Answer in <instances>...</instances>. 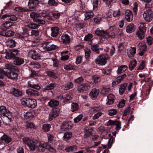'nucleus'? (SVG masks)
<instances>
[{
    "mask_svg": "<svg viewBox=\"0 0 153 153\" xmlns=\"http://www.w3.org/2000/svg\"><path fill=\"white\" fill-rule=\"evenodd\" d=\"M23 143L26 144L31 151H34L36 148L40 152H44L48 145L47 143H42L41 141L32 139L28 137H25L22 138Z\"/></svg>",
    "mask_w": 153,
    "mask_h": 153,
    "instance_id": "f257e3e1",
    "label": "nucleus"
},
{
    "mask_svg": "<svg viewBox=\"0 0 153 153\" xmlns=\"http://www.w3.org/2000/svg\"><path fill=\"white\" fill-rule=\"evenodd\" d=\"M0 115L2 117H6L10 121L13 118L12 113L9 111H7L6 107L3 105L0 106Z\"/></svg>",
    "mask_w": 153,
    "mask_h": 153,
    "instance_id": "f03ea898",
    "label": "nucleus"
},
{
    "mask_svg": "<svg viewBox=\"0 0 153 153\" xmlns=\"http://www.w3.org/2000/svg\"><path fill=\"white\" fill-rule=\"evenodd\" d=\"M108 57V56L106 54L102 53L97 57L95 62L101 65H105L106 63Z\"/></svg>",
    "mask_w": 153,
    "mask_h": 153,
    "instance_id": "7ed1b4c3",
    "label": "nucleus"
},
{
    "mask_svg": "<svg viewBox=\"0 0 153 153\" xmlns=\"http://www.w3.org/2000/svg\"><path fill=\"white\" fill-rule=\"evenodd\" d=\"M144 19L148 22H151L153 18V12L150 9H149L144 11L143 14Z\"/></svg>",
    "mask_w": 153,
    "mask_h": 153,
    "instance_id": "20e7f679",
    "label": "nucleus"
},
{
    "mask_svg": "<svg viewBox=\"0 0 153 153\" xmlns=\"http://www.w3.org/2000/svg\"><path fill=\"white\" fill-rule=\"evenodd\" d=\"M146 31L145 23H141L139 27V29L137 33V36L139 39H142L144 37V34Z\"/></svg>",
    "mask_w": 153,
    "mask_h": 153,
    "instance_id": "39448f33",
    "label": "nucleus"
},
{
    "mask_svg": "<svg viewBox=\"0 0 153 153\" xmlns=\"http://www.w3.org/2000/svg\"><path fill=\"white\" fill-rule=\"evenodd\" d=\"M58 48V46L53 44L51 41L46 42L43 46L44 50L48 51L53 50Z\"/></svg>",
    "mask_w": 153,
    "mask_h": 153,
    "instance_id": "423d86ee",
    "label": "nucleus"
},
{
    "mask_svg": "<svg viewBox=\"0 0 153 153\" xmlns=\"http://www.w3.org/2000/svg\"><path fill=\"white\" fill-rule=\"evenodd\" d=\"M30 16L33 19V21L34 22H37L39 24L44 25L45 23L44 20L37 18L40 17L41 16L40 15L39 13L34 12H32L30 13Z\"/></svg>",
    "mask_w": 153,
    "mask_h": 153,
    "instance_id": "0eeeda50",
    "label": "nucleus"
},
{
    "mask_svg": "<svg viewBox=\"0 0 153 153\" xmlns=\"http://www.w3.org/2000/svg\"><path fill=\"white\" fill-rule=\"evenodd\" d=\"M2 73L4 74L8 78L10 79H14L17 78L18 74L12 70L5 71L3 70Z\"/></svg>",
    "mask_w": 153,
    "mask_h": 153,
    "instance_id": "6e6552de",
    "label": "nucleus"
},
{
    "mask_svg": "<svg viewBox=\"0 0 153 153\" xmlns=\"http://www.w3.org/2000/svg\"><path fill=\"white\" fill-rule=\"evenodd\" d=\"M28 55L33 59L39 60L41 59V55L38 51L31 50L29 51Z\"/></svg>",
    "mask_w": 153,
    "mask_h": 153,
    "instance_id": "1a4fd4ad",
    "label": "nucleus"
},
{
    "mask_svg": "<svg viewBox=\"0 0 153 153\" xmlns=\"http://www.w3.org/2000/svg\"><path fill=\"white\" fill-rule=\"evenodd\" d=\"M90 87L89 84L87 83H84L79 85L77 89L79 92L83 93L88 90Z\"/></svg>",
    "mask_w": 153,
    "mask_h": 153,
    "instance_id": "9d476101",
    "label": "nucleus"
},
{
    "mask_svg": "<svg viewBox=\"0 0 153 153\" xmlns=\"http://www.w3.org/2000/svg\"><path fill=\"white\" fill-rule=\"evenodd\" d=\"M19 53V51L17 49H13L6 54L5 56L6 58L7 59H10L16 56Z\"/></svg>",
    "mask_w": 153,
    "mask_h": 153,
    "instance_id": "9b49d317",
    "label": "nucleus"
},
{
    "mask_svg": "<svg viewBox=\"0 0 153 153\" xmlns=\"http://www.w3.org/2000/svg\"><path fill=\"white\" fill-rule=\"evenodd\" d=\"M125 17L128 22L131 21L133 19V16L131 11L129 10H127L125 12Z\"/></svg>",
    "mask_w": 153,
    "mask_h": 153,
    "instance_id": "f8f14e48",
    "label": "nucleus"
},
{
    "mask_svg": "<svg viewBox=\"0 0 153 153\" xmlns=\"http://www.w3.org/2000/svg\"><path fill=\"white\" fill-rule=\"evenodd\" d=\"M115 99V96L114 95L111 94H109L107 97L106 104L107 105H111L113 104Z\"/></svg>",
    "mask_w": 153,
    "mask_h": 153,
    "instance_id": "ddd939ff",
    "label": "nucleus"
},
{
    "mask_svg": "<svg viewBox=\"0 0 153 153\" xmlns=\"http://www.w3.org/2000/svg\"><path fill=\"white\" fill-rule=\"evenodd\" d=\"M99 90L97 89H93L89 94L91 98L93 100H95L99 94Z\"/></svg>",
    "mask_w": 153,
    "mask_h": 153,
    "instance_id": "4468645a",
    "label": "nucleus"
},
{
    "mask_svg": "<svg viewBox=\"0 0 153 153\" xmlns=\"http://www.w3.org/2000/svg\"><path fill=\"white\" fill-rule=\"evenodd\" d=\"M51 35L53 37H56L58 34L59 28L57 27H52L51 28Z\"/></svg>",
    "mask_w": 153,
    "mask_h": 153,
    "instance_id": "2eb2a0df",
    "label": "nucleus"
},
{
    "mask_svg": "<svg viewBox=\"0 0 153 153\" xmlns=\"http://www.w3.org/2000/svg\"><path fill=\"white\" fill-rule=\"evenodd\" d=\"M39 3L38 0H29L28 6L30 9L34 8Z\"/></svg>",
    "mask_w": 153,
    "mask_h": 153,
    "instance_id": "dca6fc26",
    "label": "nucleus"
},
{
    "mask_svg": "<svg viewBox=\"0 0 153 153\" xmlns=\"http://www.w3.org/2000/svg\"><path fill=\"white\" fill-rule=\"evenodd\" d=\"M7 18V19L10 20L12 21H19V19L15 15L10 16L9 15H4L1 17V19Z\"/></svg>",
    "mask_w": 153,
    "mask_h": 153,
    "instance_id": "f3484780",
    "label": "nucleus"
},
{
    "mask_svg": "<svg viewBox=\"0 0 153 153\" xmlns=\"http://www.w3.org/2000/svg\"><path fill=\"white\" fill-rule=\"evenodd\" d=\"M59 115V111L56 109L52 110L49 114V117L51 120L55 118Z\"/></svg>",
    "mask_w": 153,
    "mask_h": 153,
    "instance_id": "a211bd4d",
    "label": "nucleus"
},
{
    "mask_svg": "<svg viewBox=\"0 0 153 153\" xmlns=\"http://www.w3.org/2000/svg\"><path fill=\"white\" fill-rule=\"evenodd\" d=\"M10 91L11 93L15 96L19 97L22 95V91L15 88H12Z\"/></svg>",
    "mask_w": 153,
    "mask_h": 153,
    "instance_id": "6ab92c4d",
    "label": "nucleus"
},
{
    "mask_svg": "<svg viewBox=\"0 0 153 153\" xmlns=\"http://www.w3.org/2000/svg\"><path fill=\"white\" fill-rule=\"evenodd\" d=\"M95 33L97 35L102 36L103 37L105 38V36H108L107 32L103 30H100L99 29H97L95 31Z\"/></svg>",
    "mask_w": 153,
    "mask_h": 153,
    "instance_id": "aec40b11",
    "label": "nucleus"
},
{
    "mask_svg": "<svg viewBox=\"0 0 153 153\" xmlns=\"http://www.w3.org/2000/svg\"><path fill=\"white\" fill-rule=\"evenodd\" d=\"M61 41L63 43H68L70 42V36L67 34L63 35L60 39Z\"/></svg>",
    "mask_w": 153,
    "mask_h": 153,
    "instance_id": "412c9836",
    "label": "nucleus"
},
{
    "mask_svg": "<svg viewBox=\"0 0 153 153\" xmlns=\"http://www.w3.org/2000/svg\"><path fill=\"white\" fill-rule=\"evenodd\" d=\"M15 41L12 39H9L6 42V45L8 47L12 48L16 46Z\"/></svg>",
    "mask_w": 153,
    "mask_h": 153,
    "instance_id": "4be33fe9",
    "label": "nucleus"
},
{
    "mask_svg": "<svg viewBox=\"0 0 153 153\" xmlns=\"http://www.w3.org/2000/svg\"><path fill=\"white\" fill-rule=\"evenodd\" d=\"M126 76V75L125 74H124L121 76H119L117 78L115 81H113L112 82V83H115L116 84H118L120 83Z\"/></svg>",
    "mask_w": 153,
    "mask_h": 153,
    "instance_id": "5701e85b",
    "label": "nucleus"
},
{
    "mask_svg": "<svg viewBox=\"0 0 153 153\" xmlns=\"http://www.w3.org/2000/svg\"><path fill=\"white\" fill-rule=\"evenodd\" d=\"M26 93L29 96H37L38 95L37 91L30 89L26 90Z\"/></svg>",
    "mask_w": 153,
    "mask_h": 153,
    "instance_id": "b1692460",
    "label": "nucleus"
},
{
    "mask_svg": "<svg viewBox=\"0 0 153 153\" xmlns=\"http://www.w3.org/2000/svg\"><path fill=\"white\" fill-rule=\"evenodd\" d=\"M37 105L36 101L34 99H30L28 108H35Z\"/></svg>",
    "mask_w": 153,
    "mask_h": 153,
    "instance_id": "393cba45",
    "label": "nucleus"
},
{
    "mask_svg": "<svg viewBox=\"0 0 153 153\" xmlns=\"http://www.w3.org/2000/svg\"><path fill=\"white\" fill-rule=\"evenodd\" d=\"M48 104L50 107H52L58 106L59 104V102L57 100L52 99L48 102Z\"/></svg>",
    "mask_w": 153,
    "mask_h": 153,
    "instance_id": "a878e982",
    "label": "nucleus"
},
{
    "mask_svg": "<svg viewBox=\"0 0 153 153\" xmlns=\"http://www.w3.org/2000/svg\"><path fill=\"white\" fill-rule=\"evenodd\" d=\"M28 85L30 87L37 90H39L40 88V87L39 85L31 81L28 82Z\"/></svg>",
    "mask_w": 153,
    "mask_h": 153,
    "instance_id": "bb28decb",
    "label": "nucleus"
},
{
    "mask_svg": "<svg viewBox=\"0 0 153 153\" xmlns=\"http://www.w3.org/2000/svg\"><path fill=\"white\" fill-rule=\"evenodd\" d=\"M127 68V66L125 65H123L120 66L117 71V73L118 74H120L121 73L124 72Z\"/></svg>",
    "mask_w": 153,
    "mask_h": 153,
    "instance_id": "cd10ccee",
    "label": "nucleus"
},
{
    "mask_svg": "<svg viewBox=\"0 0 153 153\" xmlns=\"http://www.w3.org/2000/svg\"><path fill=\"white\" fill-rule=\"evenodd\" d=\"M24 62L23 59L16 57L14 61V64L16 65H20L24 63Z\"/></svg>",
    "mask_w": 153,
    "mask_h": 153,
    "instance_id": "c85d7f7f",
    "label": "nucleus"
},
{
    "mask_svg": "<svg viewBox=\"0 0 153 153\" xmlns=\"http://www.w3.org/2000/svg\"><path fill=\"white\" fill-rule=\"evenodd\" d=\"M30 99L26 98H22L20 100L21 103L22 105L28 107Z\"/></svg>",
    "mask_w": 153,
    "mask_h": 153,
    "instance_id": "c756f323",
    "label": "nucleus"
},
{
    "mask_svg": "<svg viewBox=\"0 0 153 153\" xmlns=\"http://www.w3.org/2000/svg\"><path fill=\"white\" fill-rule=\"evenodd\" d=\"M137 62L135 59L131 60L130 63L129 68L130 70L132 71L136 67Z\"/></svg>",
    "mask_w": 153,
    "mask_h": 153,
    "instance_id": "7c9ffc66",
    "label": "nucleus"
},
{
    "mask_svg": "<svg viewBox=\"0 0 153 153\" xmlns=\"http://www.w3.org/2000/svg\"><path fill=\"white\" fill-rule=\"evenodd\" d=\"M136 48L134 47L131 48L128 52V55L129 57H133L136 53Z\"/></svg>",
    "mask_w": 153,
    "mask_h": 153,
    "instance_id": "2f4dec72",
    "label": "nucleus"
},
{
    "mask_svg": "<svg viewBox=\"0 0 153 153\" xmlns=\"http://www.w3.org/2000/svg\"><path fill=\"white\" fill-rule=\"evenodd\" d=\"M134 30V25L131 24L129 25L126 28V31L128 33H131Z\"/></svg>",
    "mask_w": 153,
    "mask_h": 153,
    "instance_id": "473e14b6",
    "label": "nucleus"
},
{
    "mask_svg": "<svg viewBox=\"0 0 153 153\" xmlns=\"http://www.w3.org/2000/svg\"><path fill=\"white\" fill-rule=\"evenodd\" d=\"M1 140L4 141L6 143H8L11 141V138L6 135H4L1 137Z\"/></svg>",
    "mask_w": 153,
    "mask_h": 153,
    "instance_id": "72a5a7b5",
    "label": "nucleus"
},
{
    "mask_svg": "<svg viewBox=\"0 0 153 153\" xmlns=\"http://www.w3.org/2000/svg\"><path fill=\"white\" fill-rule=\"evenodd\" d=\"M127 85L126 83H124L120 85V87L119 88V91L120 94H122L124 92Z\"/></svg>",
    "mask_w": 153,
    "mask_h": 153,
    "instance_id": "f704fd0d",
    "label": "nucleus"
},
{
    "mask_svg": "<svg viewBox=\"0 0 153 153\" xmlns=\"http://www.w3.org/2000/svg\"><path fill=\"white\" fill-rule=\"evenodd\" d=\"M91 48L92 50L95 51L96 53L99 54V46L97 44H94L91 46Z\"/></svg>",
    "mask_w": 153,
    "mask_h": 153,
    "instance_id": "c9c22d12",
    "label": "nucleus"
},
{
    "mask_svg": "<svg viewBox=\"0 0 153 153\" xmlns=\"http://www.w3.org/2000/svg\"><path fill=\"white\" fill-rule=\"evenodd\" d=\"M68 51L62 52L61 53L62 57L61 59L62 60H67L68 59Z\"/></svg>",
    "mask_w": 153,
    "mask_h": 153,
    "instance_id": "e433bc0d",
    "label": "nucleus"
},
{
    "mask_svg": "<svg viewBox=\"0 0 153 153\" xmlns=\"http://www.w3.org/2000/svg\"><path fill=\"white\" fill-rule=\"evenodd\" d=\"M73 84L71 82H69L67 83L64 85L63 87V89L64 90H68L73 87Z\"/></svg>",
    "mask_w": 153,
    "mask_h": 153,
    "instance_id": "4c0bfd02",
    "label": "nucleus"
},
{
    "mask_svg": "<svg viewBox=\"0 0 153 153\" xmlns=\"http://www.w3.org/2000/svg\"><path fill=\"white\" fill-rule=\"evenodd\" d=\"M137 46L140 50L143 49L147 50L146 45L144 42H139Z\"/></svg>",
    "mask_w": 153,
    "mask_h": 153,
    "instance_id": "58836bf2",
    "label": "nucleus"
},
{
    "mask_svg": "<svg viewBox=\"0 0 153 153\" xmlns=\"http://www.w3.org/2000/svg\"><path fill=\"white\" fill-rule=\"evenodd\" d=\"M51 127V125L50 124H45L43 125L42 129L44 131L47 132L50 130Z\"/></svg>",
    "mask_w": 153,
    "mask_h": 153,
    "instance_id": "ea45409f",
    "label": "nucleus"
},
{
    "mask_svg": "<svg viewBox=\"0 0 153 153\" xmlns=\"http://www.w3.org/2000/svg\"><path fill=\"white\" fill-rule=\"evenodd\" d=\"M79 108V105L77 103H72L71 104V110L72 112L77 111Z\"/></svg>",
    "mask_w": 153,
    "mask_h": 153,
    "instance_id": "a19ab883",
    "label": "nucleus"
},
{
    "mask_svg": "<svg viewBox=\"0 0 153 153\" xmlns=\"http://www.w3.org/2000/svg\"><path fill=\"white\" fill-rule=\"evenodd\" d=\"M84 15L85 16V20H86L92 18L94 14L92 12H86L85 13Z\"/></svg>",
    "mask_w": 153,
    "mask_h": 153,
    "instance_id": "79ce46f5",
    "label": "nucleus"
},
{
    "mask_svg": "<svg viewBox=\"0 0 153 153\" xmlns=\"http://www.w3.org/2000/svg\"><path fill=\"white\" fill-rule=\"evenodd\" d=\"M5 67L7 69L10 70L14 69L17 72L18 71V69L16 67L13 65L11 64H7L6 65Z\"/></svg>",
    "mask_w": 153,
    "mask_h": 153,
    "instance_id": "37998d69",
    "label": "nucleus"
},
{
    "mask_svg": "<svg viewBox=\"0 0 153 153\" xmlns=\"http://www.w3.org/2000/svg\"><path fill=\"white\" fill-rule=\"evenodd\" d=\"M64 68L65 70L69 71L74 69V67L71 64H65L64 65Z\"/></svg>",
    "mask_w": 153,
    "mask_h": 153,
    "instance_id": "c03bdc74",
    "label": "nucleus"
},
{
    "mask_svg": "<svg viewBox=\"0 0 153 153\" xmlns=\"http://www.w3.org/2000/svg\"><path fill=\"white\" fill-rule=\"evenodd\" d=\"M56 85V84L54 82H52L48 85L45 88V89L47 90H50L53 89Z\"/></svg>",
    "mask_w": 153,
    "mask_h": 153,
    "instance_id": "a18cd8bd",
    "label": "nucleus"
},
{
    "mask_svg": "<svg viewBox=\"0 0 153 153\" xmlns=\"http://www.w3.org/2000/svg\"><path fill=\"white\" fill-rule=\"evenodd\" d=\"M40 25L34 23H30L28 25L27 27L32 29H37L39 28Z\"/></svg>",
    "mask_w": 153,
    "mask_h": 153,
    "instance_id": "49530a36",
    "label": "nucleus"
},
{
    "mask_svg": "<svg viewBox=\"0 0 153 153\" xmlns=\"http://www.w3.org/2000/svg\"><path fill=\"white\" fill-rule=\"evenodd\" d=\"M71 128V127L69 125V123L65 122L63 123L61 128L63 130H65L69 129Z\"/></svg>",
    "mask_w": 153,
    "mask_h": 153,
    "instance_id": "de8ad7c7",
    "label": "nucleus"
},
{
    "mask_svg": "<svg viewBox=\"0 0 153 153\" xmlns=\"http://www.w3.org/2000/svg\"><path fill=\"white\" fill-rule=\"evenodd\" d=\"M72 134L71 132H66L64 134L63 138L64 139L69 140L70 139L72 136Z\"/></svg>",
    "mask_w": 153,
    "mask_h": 153,
    "instance_id": "09e8293b",
    "label": "nucleus"
},
{
    "mask_svg": "<svg viewBox=\"0 0 153 153\" xmlns=\"http://www.w3.org/2000/svg\"><path fill=\"white\" fill-rule=\"evenodd\" d=\"M48 149L49 151L51 152H52V153H56V149H54L51 146L49 145L48 143V145L45 148V149Z\"/></svg>",
    "mask_w": 153,
    "mask_h": 153,
    "instance_id": "8fccbe9b",
    "label": "nucleus"
},
{
    "mask_svg": "<svg viewBox=\"0 0 153 153\" xmlns=\"http://www.w3.org/2000/svg\"><path fill=\"white\" fill-rule=\"evenodd\" d=\"M48 4L51 6H57L58 5V3L55 0H48Z\"/></svg>",
    "mask_w": 153,
    "mask_h": 153,
    "instance_id": "3c124183",
    "label": "nucleus"
},
{
    "mask_svg": "<svg viewBox=\"0 0 153 153\" xmlns=\"http://www.w3.org/2000/svg\"><path fill=\"white\" fill-rule=\"evenodd\" d=\"M46 74L49 76L56 78L57 77L56 74L53 71H48L46 72Z\"/></svg>",
    "mask_w": 153,
    "mask_h": 153,
    "instance_id": "603ef678",
    "label": "nucleus"
},
{
    "mask_svg": "<svg viewBox=\"0 0 153 153\" xmlns=\"http://www.w3.org/2000/svg\"><path fill=\"white\" fill-rule=\"evenodd\" d=\"M117 111L115 109H112L109 110L108 111V114L110 116H113L115 115Z\"/></svg>",
    "mask_w": 153,
    "mask_h": 153,
    "instance_id": "864d4df0",
    "label": "nucleus"
},
{
    "mask_svg": "<svg viewBox=\"0 0 153 153\" xmlns=\"http://www.w3.org/2000/svg\"><path fill=\"white\" fill-rule=\"evenodd\" d=\"M85 58L87 59L89 58L90 56L91 51L90 49L88 48H86L85 49Z\"/></svg>",
    "mask_w": 153,
    "mask_h": 153,
    "instance_id": "5fc2aeb1",
    "label": "nucleus"
},
{
    "mask_svg": "<svg viewBox=\"0 0 153 153\" xmlns=\"http://www.w3.org/2000/svg\"><path fill=\"white\" fill-rule=\"evenodd\" d=\"M145 66V62L144 61H143L140 64L138 67L137 68V70H143Z\"/></svg>",
    "mask_w": 153,
    "mask_h": 153,
    "instance_id": "6e6d98bb",
    "label": "nucleus"
},
{
    "mask_svg": "<svg viewBox=\"0 0 153 153\" xmlns=\"http://www.w3.org/2000/svg\"><path fill=\"white\" fill-rule=\"evenodd\" d=\"M25 126L28 128H33L35 129L36 126L33 123H26Z\"/></svg>",
    "mask_w": 153,
    "mask_h": 153,
    "instance_id": "4d7b16f0",
    "label": "nucleus"
},
{
    "mask_svg": "<svg viewBox=\"0 0 153 153\" xmlns=\"http://www.w3.org/2000/svg\"><path fill=\"white\" fill-rule=\"evenodd\" d=\"M117 121H114L111 120H109L107 123L106 125L108 126L115 125L116 122Z\"/></svg>",
    "mask_w": 153,
    "mask_h": 153,
    "instance_id": "13d9d810",
    "label": "nucleus"
},
{
    "mask_svg": "<svg viewBox=\"0 0 153 153\" xmlns=\"http://www.w3.org/2000/svg\"><path fill=\"white\" fill-rule=\"evenodd\" d=\"M113 14L114 17L116 18L118 17L120 15V10L119 9L118 10L114 11Z\"/></svg>",
    "mask_w": 153,
    "mask_h": 153,
    "instance_id": "bf43d9fd",
    "label": "nucleus"
},
{
    "mask_svg": "<svg viewBox=\"0 0 153 153\" xmlns=\"http://www.w3.org/2000/svg\"><path fill=\"white\" fill-rule=\"evenodd\" d=\"M82 117L83 115L82 114H80L75 118L74 119V122L77 123L79 122L82 118Z\"/></svg>",
    "mask_w": 153,
    "mask_h": 153,
    "instance_id": "052dcab7",
    "label": "nucleus"
},
{
    "mask_svg": "<svg viewBox=\"0 0 153 153\" xmlns=\"http://www.w3.org/2000/svg\"><path fill=\"white\" fill-rule=\"evenodd\" d=\"M92 133L91 131H86L84 136V137L85 138H87L90 137L92 135Z\"/></svg>",
    "mask_w": 153,
    "mask_h": 153,
    "instance_id": "680f3d73",
    "label": "nucleus"
},
{
    "mask_svg": "<svg viewBox=\"0 0 153 153\" xmlns=\"http://www.w3.org/2000/svg\"><path fill=\"white\" fill-rule=\"evenodd\" d=\"M103 113L101 112H98L94 114L93 117V119L96 120L98 119L101 116Z\"/></svg>",
    "mask_w": 153,
    "mask_h": 153,
    "instance_id": "e2e57ef3",
    "label": "nucleus"
},
{
    "mask_svg": "<svg viewBox=\"0 0 153 153\" xmlns=\"http://www.w3.org/2000/svg\"><path fill=\"white\" fill-rule=\"evenodd\" d=\"M25 116L26 119H31L33 117V114L31 112H28L26 113Z\"/></svg>",
    "mask_w": 153,
    "mask_h": 153,
    "instance_id": "0e129e2a",
    "label": "nucleus"
},
{
    "mask_svg": "<svg viewBox=\"0 0 153 153\" xmlns=\"http://www.w3.org/2000/svg\"><path fill=\"white\" fill-rule=\"evenodd\" d=\"M6 35L5 36H11L13 35L14 32L11 30H6L5 31Z\"/></svg>",
    "mask_w": 153,
    "mask_h": 153,
    "instance_id": "69168bd1",
    "label": "nucleus"
},
{
    "mask_svg": "<svg viewBox=\"0 0 153 153\" xmlns=\"http://www.w3.org/2000/svg\"><path fill=\"white\" fill-rule=\"evenodd\" d=\"M31 65L33 68H39L40 67V65L37 62H31Z\"/></svg>",
    "mask_w": 153,
    "mask_h": 153,
    "instance_id": "338daca9",
    "label": "nucleus"
},
{
    "mask_svg": "<svg viewBox=\"0 0 153 153\" xmlns=\"http://www.w3.org/2000/svg\"><path fill=\"white\" fill-rule=\"evenodd\" d=\"M82 61V57L81 56H79L76 58V64H78L81 62Z\"/></svg>",
    "mask_w": 153,
    "mask_h": 153,
    "instance_id": "774afa93",
    "label": "nucleus"
}]
</instances>
